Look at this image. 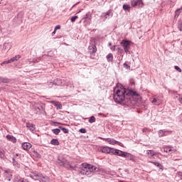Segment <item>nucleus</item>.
<instances>
[{"mask_svg": "<svg viewBox=\"0 0 182 182\" xmlns=\"http://www.w3.org/2000/svg\"><path fill=\"white\" fill-rule=\"evenodd\" d=\"M141 99L140 94L133 90L119 87H116L114 90V102L118 104L123 102L124 105L128 106V107H133L137 102H140Z\"/></svg>", "mask_w": 182, "mask_h": 182, "instance_id": "obj_1", "label": "nucleus"}, {"mask_svg": "<svg viewBox=\"0 0 182 182\" xmlns=\"http://www.w3.org/2000/svg\"><path fill=\"white\" fill-rule=\"evenodd\" d=\"M99 168L97 167L87 164H82L81 165V170H80V174H83L85 176H89L90 174H92V173H94V171H98Z\"/></svg>", "mask_w": 182, "mask_h": 182, "instance_id": "obj_2", "label": "nucleus"}, {"mask_svg": "<svg viewBox=\"0 0 182 182\" xmlns=\"http://www.w3.org/2000/svg\"><path fill=\"white\" fill-rule=\"evenodd\" d=\"M58 163L60 164V166H63L65 168H71L72 166H70V163L65 158H63V156H59L58 159Z\"/></svg>", "mask_w": 182, "mask_h": 182, "instance_id": "obj_3", "label": "nucleus"}, {"mask_svg": "<svg viewBox=\"0 0 182 182\" xmlns=\"http://www.w3.org/2000/svg\"><path fill=\"white\" fill-rule=\"evenodd\" d=\"M33 178L34 180H40L43 182H49V177L42 175V173H34Z\"/></svg>", "mask_w": 182, "mask_h": 182, "instance_id": "obj_4", "label": "nucleus"}, {"mask_svg": "<svg viewBox=\"0 0 182 182\" xmlns=\"http://www.w3.org/2000/svg\"><path fill=\"white\" fill-rule=\"evenodd\" d=\"M130 43L132 41L127 40H122L121 41V46L124 48L125 53H129L130 49Z\"/></svg>", "mask_w": 182, "mask_h": 182, "instance_id": "obj_5", "label": "nucleus"}, {"mask_svg": "<svg viewBox=\"0 0 182 182\" xmlns=\"http://www.w3.org/2000/svg\"><path fill=\"white\" fill-rule=\"evenodd\" d=\"M103 140H105V141H107V143H109V144H112L113 146H114V144H117L118 146L123 147V144H122V142L116 141L114 139L104 138Z\"/></svg>", "mask_w": 182, "mask_h": 182, "instance_id": "obj_6", "label": "nucleus"}, {"mask_svg": "<svg viewBox=\"0 0 182 182\" xmlns=\"http://www.w3.org/2000/svg\"><path fill=\"white\" fill-rule=\"evenodd\" d=\"M150 102H152V104L155 105L156 106H160L161 103H163V100L160 97H153L150 99Z\"/></svg>", "mask_w": 182, "mask_h": 182, "instance_id": "obj_7", "label": "nucleus"}, {"mask_svg": "<svg viewBox=\"0 0 182 182\" xmlns=\"http://www.w3.org/2000/svg\"><path fill=\"white\" fill-rule=\"evenodd\" d=\"M131 5L134 8H135V6H138L139 8H143L144 3H143V0H132Z\"/></svg>", "mask_w": 182, "mask_h": 182, "instance_id": "obj_8", "label": "nucleus"}, {"mask_svg": "<svg viewBox=\"0 0 182 182\" xmlns=\"http://www.w3.org/2000/svg\"><path fill=\"white\" fill-rule=\"evenodd\" d=\"M112 17H113V11L112 9L108 10L106 13H103L101 16V18L104 19V21Z\"/></svg>", "mask_w": 182, "mask_h": 182, "instance_id": "obj_9", "label": "nucleus"}, {"mask_svg": "<svg viewBox=\"0 0 182 182\" xmlns=\"http://www.w3.org/2000/svg\"><path fill=\"white\" fill-rule=\"evenodd\" d=\"M88 49H89L90 58H92V56H95V54L96 53V52H97V48H96V46L94 44H91L90 46H89Z\"/></svg>", "mask_w": 182, "mask_h": 182, "instance_id": "obj_10", "label": "nucleus"}, {"mask_svg": "<svg viewBox=\"0 0 182 182\" xmlns=\"http://www.w3.org/2000/svg\"><path fill=\"white\" fill-rule=\"evenodd\" d=\"M4 176L6 181H11V180H12V173H11V171L6 170L4 173Z\"/></svg>", "mask_w": 182, "mask_h": 182, "instance_id": "obj_11", "label": "nucleus"}, {"mask_svg": "<svg viewBox=\"0 0 182 182\" xmlns=\"http://www.w3.org/2000/svg\"><path fill=\"white\" fill-rule=\"evenodd\" d=\"M122 157H124L127 160H131L132 161H134L136 159V156H134V155L128 152H124V155Z\"/></svg>", "mask_w": 182, "mask_h": 182, "instance_id": "obj_12", "label": "nucleus"}, {"mask_svg": "<svg viewBox=\"0 0 182 182\" xmlns=\"http://www.w3.org/2000/svg\"><path fill=\"white\" fill-rule=\"evenodd\" d=\"M164 151L168 154H173V153H176V149L171 146H166L164 148Z\"/></svg>", "mask_w": 182, "mask_h": 182, "instance_id": "obj_13", "label": "nucleus"}, {"mask_svg": "<svg viewBox=\"0 0 182 182\" xmlns=\"http://www.w3.org/2000/svg\"><path fill=\"white\" fill-rule=\"evenodd\" d=\"M26 127L31 132V133H35V132H36V127L32 123H26Z\"/></svg>", "mask_w": 182, "mask_h": 182, "instance_id": "obj_14", "label": "nucleus"}, {"mask_svg": "<svg viewBox=\"0 0 182 182\" xmlns=\"http://www.w3.org/2000/svg\"><path fill=\"white\" fill-rule=\"evenodd\" d=\"M50 103L53 105L57 109V110H60L63 109L62 104L58 101H51Z\"/></svg>", "mask_w": 182, "mask_h": 182, "instance_id": "obj_15", "label": "nucleus"}, {"mask_svg": "<svg viewBox=\"0 0 182 182\" xmlns=\"http://www.w3.org/2000/svg\"><path fill=\"white\" fill-rule=\"evenodd\" d=\"M146 153L149 159H152L154 156H157V154H159V153L154 151V150H148L146 151Z\"/></svg>", "mask_w": 182, "mask_h": 182, "instance_id": "obj_16", "label": "nucleus"}, {"mask_svg": "<svg viewBox=\"0 0 182 182\" xmlns=\"http://www.w3.org/2000/svg\"><path fill=\"white\" fill-rule=\"evenodd\" d=\"M21 146L23 150H29L32 147V144L28 142H24Z\"/></svg>", "mask_w": 182, "mask_h": 182, "instance_id": "obj_17", "label": "nucleus"}, {"mask_svg": "<svg viewBox=\"0 0 182 182\" xmlns=\"http://www.w3.org/2000/svg\"><path fill=\"white\" fill-rule=\"evenodd\" d=\"M151 164H154V166H156V167H159L160 170H164V166H163V164H160L159 162L157 161H151Z\"/></svg>", "mask_w": 182, "mask_h": 182, "instance_id": "obj_18", "label": "nucleus"}, {"mask_svg": "<svg viewBox=\"0 0 182 182\" xmlns=\"http://www.w3.org/2000/svg\"><path fill=\"white\" fill-rule=\"evenodd\" d=\"M6 139L9 140V141H11L12 143H16V138L12 135H6Z\"/></svg>", "mask_w": 182, "mask_h": 182, "instance_id": "obj_19", "label": "nucleus"}, {"mask_svg": "<svg viewBox=\"0 0 182 182\" xmlns=\"http://www.w3.org/2000/svg\"><path fill=\"white\" fill-rule=\"evenodd\" d=\"M12 48V45L11 43H4L3 49L4 50H9Z\"/></svg>", "mask_w": 182, "mask_h": 182, "instance_id": "obj_20", "label": "nucleus"}, {"mask_svg": "<svg viewBox=\"0 0 182 182\" xmlns=\"http://www.w3.org/2000/svg\"><path fill=\"white\" fill-rule=\"evenodd\" d=\"M110 147L108 146H104L102 148V153H106L107 154H110Z\"/></svg>", "mask_w": 182, "mask_h": 182, "instance_id": "obj_21", "label": "nucleus"}, {"mask_svg": "<svg viewBox=\"0 0 182 182\" xmlns=\"http://www.w3.org/2000/svg\"><path fill=\"white\" fill-rule=\"evenodd\" d=\"M19 59H21V55H17L9 60L10 63H12V62H16L17 60H19Z\"/></svg>", "mask_w": 182, "mask_h": 182, "instance_id": "obj_22", "label": "nucleus"}, {"mask_svg": "<svg viewBox=\"0 0 182 182\" xmlns=\"http://www.w3.org/2000/svg\"><path fill=\"white\" fill-rule=\"evenodd\" d=\"M53 84L55 85V86H60L62 85V79L60 78H56L53 80Z\"/></svg>", "mask_w": 182, "mask_h": 182, "instance_id": "obj_23", "label": "nucleus"}, {"mask_svg": "<svg viewBox=\"0 0 182 182\" xmlns=\"http://www.w3.org/2000/svg\"><path fill=\"white\" fill-rule=\"evenodd\" d=\"M16 160L17 159H12L13 166H14V167H16V168H19L21 167V164L19 163H18V161H16Z\"/></svg>", "mask_w": 182, "mask_h": 182, "instance_id": "obj_24", "label": "nucleus"}, {"mask_svg": "<svg viewBox=\"0 0 182 182\" xmlns=\"http://www.w3.org/2000/svg\"><path fill=\"white\" fill-rule=\"evenodd\" d=\"M9 82H11L9 78L0 77V82L1 83H9Z\"/></svg>", "mask_w": 182, "mask_h": 182, "instance_id": "obj_25", "label": "nucleus"}, {"mask_svg": "<svg viewBox=\"0 0 182 182\" xmlns=\"http://www.w3.org/2000/svg\"><path fill=\"white\" fill-rule=\"evenodd\" d=\"M124 154V151L117 149L116 152H115V156H119V157H123Z\"/></svg>", "mask_w": 182, "mask_h": 182, "instance_id": "obj_26", "label": "nucleus"}, {"mask_svg": "<svg viewBox=\"0 0 182 182\" xmlns=\"http://www.w3.org/2000/svg\"><path fill=\"white\" fill-rule=\"evenodd\" d=\"M159 137H164L166 135V129H161L159 131Z\"/></svg>", "mask_w": 182, "mask_h": 182, "instance_id": "obj_27", "label": "nucleus"}, {"mask_svg": "<svg viewBox=\"0 0 182 182\" xmlns=\"http://www.w3.org/2000/svg\"><path fill=\"white\" fill-rule=\"evenodd\" d=\"M50 144H53V146H59V141L56 139H53L50 141Z\"/></svg>", "mask_w": 182, "mask_h": 182, "instance_id": "obj_28", "label": "nucleus"}, {"mask_svg": "<svg viewBox=\"0 0 182 182\" xmlns=\"http://www.w3.org/2000/svg\"><path fill=\"white\" fill-rule=\"evenodd\" d=\"M181 12H182V7L180 9H178L175 11V18H178V16H180V14H181Z\"/></svg>", "mask_w": 182, "mask_h": 182, "instance_id": "obj_29", "label": "nucleus"}, {"mask_svg": "<svg viewBox=\"0 0 182 182\" xmlns=\"http://www.w3.org/2000/svg\"><path fill=\"white\" fill-rule=\"evenodd\" d=\"M107 60L108 62H113V54L109 53L107 55Z\"/></svg>", "mask_w": 182, "mask_h": 182, "instance_id": "obj_30", "label": "nucleus"}, {"mask_svg": "<svg viewBox=\"0 0 182 182\" xmlns=\"http://www.w3.org/2000/svg\"><path fill=\"white\" fill-rule=\"evenodd\" d=\"M123 9L124 11H127V12H130V9H132V8L128 4H124Z\"/></svg>", "mask_w": 182, "mask_h": 182, "instance_id": "obj_31", "label": "nucleus"}, {"mask_svg": "<svg viewBox=\"0 0 182 182\" xmlns=\"http://www.w3.org/2000/svg\"><path fill=\"white\" fill-rule=\"evenodd\" d=\"M59 129H60V130H62V132H63V133H65V134L69 133V129H68L63 127H59Z\"/></svg>", "mask_w": 182, "mask_h": 182, "instance_id": "obj_32", "label": "nucleus"}, {"mask_svg": "<svg viewBox=\"0 0 182 182\" xmlns=\"http://www.w3.org/2000/svg\"><path fill=\"white\" fill-rule=\"evenodd\" d=\"M5 157V150L0 149V159H4Z\"/></svg>", "mask_w": 182, "mask_h": 182, "instance_id": "obj_33", "label": "nucleus"}, {"mask_svg": "<svg viewBox=\"0 0 182 182\" xmlns=\"http://www.w3.org/2000/svg\"><path fill=\"white\" fill-rule=\"evenodd\" d=\"M52 132L54 134H56L58 136V134H59V133H60V130L59 129H52Z\"/></svg>", "mask_w": 182, "mask_h": 182, "instance_id": "obj_34", "label": "nucleus"}, {"mask_svg": "<svg viewBox=\"0 0 182 182\" xmlns=\"http://www.w3.org/2000/svg\"><path fill=\"white\" fill-rule=\"evenodd\" d=\"M95 122H96V118L94 116L91 117L89 119V123H95Z\"/></svg>", "mask_w": 182, "mask_h": 182, "instance_id": "obj_35", "label": "nucleus"}, {"mask_svg": "<svg viewBox=\"0 0 182 182\" xmlns=\"http://www.w3.org/2000/svg\"><path fill=\"white\" fill-rule=\"evenodd\" d=\"M129 83H130L131 86H134V85H136V82L134 81V80L133 78L129 79Z\"/></svg>", "mask_w": 182, "mask_h": 182, "instance_id": "obj_36", "label": "nucleus"}, {"mask_svg": "<svg viewBox=\"0 0 182 182\" xmlns=\"http://www.w3.org/2000/svg\"><path fill=\"white\" fill-rule=\"evenodd\" d=\"M116 151H117V149H114L113 148H110V154H114V156H116Z\"/></svg>", "mask_w": 182, "mask_h": 182, "instance_id": "obj_37", "label": "nucleus"}, {"mask_svg": "<svg viewBox=\"0 0 182 182\" xmlns=\"http://www.w3.org/2000/svg\"><path fill=\"white\" fill-rule=\"evenodd\" d=\"M123 66L125 69H128V70H130V65H129V64L124 63Z\"/></svg>", "mask_w": 182, "mask_h": 182, "instance_id": "obj_38", "label": "nucleus"}, {"mask_svg": "<svg viewBox=\"0 0 182 182\" xmlns=\"http://www.w3.org/2000/svg\"><path fill=\"white\" fill-rule=\"evenodd\" d=\"M77 18H79L77 16H73L71 17V22H75L76 21V19H77Z\"/></svg>", "mask_w": 182, "mask_h": 182, "instance_id": "obj_39", "label": "nucleus"}, {"mask_svg": "<svg viewBox=\"0 0 182 182\" xmlns=\"http://www.w3.org/2000/svg\"><path fill=\"white\" fill-rule=\"evenodd\" d=\"M178 28L179 31H182V21L178 23Z\"/></svg>", "mask_w": 182, "mask_h": 182, "instance_id": "obj_40", "label": "nucleus"}, {"mask_svg": "<svg viewBox=\"0 0 182 182\" xmlns=\"http://www.w3.org/2000/svg\"><path fill=\"white\" fill-rule=\"evenodd\" d=\"M67 86H70V87H72L73 86V82L72 80H70L67 82Z\"/></svg>", "mask_w": 182, "mask_h": 182, "instance_id": "obj_41", "label": "nucleus"}, {"mask_svg": "<svg viewBox=\"0 0 182 182\" xmlns=\"http://www.w3.org/2000/svg\"><path fill=\"white\" fill-rule=\"evenodd\" d=\"M8 63H11V62L9 60L4 61L1 63V66H4V65H8Z\"/></svg>", "mask_w": 182, "mask_h": 182, "instance_id": "obj_42", "label": "nucleus"}, {"mask_svg": "<svg viewBox=\"0 0 182 182\" xmlns=\"http://www.w3.org/2000/svg\"><path fill=\"white\" fill-rule=\"evenodd\" d=\"M82 19L85 20L84 22H86V21H87V19H89V14H86Z\"/></svg>", "mask_w": 182, "mask_h": 182, "instance_id": "obj_43", "label": "nucleus"}, {"mask_svg": "<svg viewBox=\"0 0 182 182\" xmlns=\"http://www.w3.org/2000/svg\"><path fill=\"white\" fill-rule=\"evenodd\" d=\"M174 68L176 69V70H178V72H180V73H181L182 70L181 68H180V67L175 65Z\"/></svg>", "mask_w": 182, "mask_h": 182, "instance_id": "obj_44", "label": "nucleus"}, {"mask_svg": "<svg viewBox=\"0 0 182 182\" xmlns=\"http://www.w3.org/2000/svg\"><path fill=\"white\" fill-rule=\"evenodd\" d=\"M79 132H80V133H83V134H85V133H86V129H85V128H82V129H80V130H79Z\"/></svg>", "mask_w": 182, "mask_h": 182, "instance_id": "obj_45", "label": "nucleus"}, {"mask_svg": "<svg viewBox=\"0 0 182 182\" xmlns=\"http://www.w3.org/2000/svg\"><path fill=\"white\" fill-rule=\"evenodd\" d=\"M177 176L180 180H182V172H178Z\"/></svg>", "mask_w": 182, "mask_h": 182, "instance_id": "obj_46", "label": "nucleus"}, {"mask_svg": "<svg viewBox=\"0 0 182 182\" xmlns=\"http://www.w3.org/2000/svg\"><path fill=\"white\" fill-rule=\"evenodd\" d=\"M18 157H19V154H16L12 159H14V160H18Z\"/></svg>", "mask_w": 182, "mask_h": 182, "instance_id": "obj_47", "label": "nucleus"}, {"mask_svg": "<svg viewBox=\"0 0 182 182\" xmlns=\"http://www.w3.org/2000/svg\"><path fill=\"white\" fill-rule=\"evenodd\" d=\"M118 52L119 53H123L124 52V50H123V48H118Z\"/></svg>", "mask_w": 182, "mask_h": 182, "instance_id": "obj_48", "label": "nucleus"}, {"mask_svg": "<svg viewBox=\"0 0 182 182\" xmlns=\"http://www.w3.org/2000/svg\"><path fill=\"white\" fill-rule=\"evenodd\" d=\"M59 29H60V25H57V26L55 27L54 31H58V30H59Z\"/></svg>", "mask_w": 182, "mask_h": 182, "instance_id": "obj_49", "label": "nucleus"}, {"mask_svg": "<svg viewBox=\"0 0 182 182\" xmlns=\"http://www.w3.org/2000/svg\"><path fill=\"white\" fill-rule=\"evenodd\" d=\"M110 49H111V50H112V52H114V50H116V46H112V47L110 48Z\"/></svg>", "mask_w": 182, "mask_h": 182, "instance_id": "obj_50", "label": "nucleus"}, {"mask_svg": "<svg viewBox=\"0 0 182 182\" xmlns=\"http://www.w3.org/2000/svg\"><path fill=\"white\" fill-rule=\"evenodd\" d=\"M142 132H143V133H147V132H149V129H147V128H144V129H142Z\"/></svg>", "mask_w": 182, "mask_h": 182, "instance_id": "obj_51", "label": "nucleus"}, {"mask_svg": "<svg viewBox=\"0 0 182 182\" xmlns=\"http://www.w3.org/2000/svg\"><path fill=\"white\" fill-rule=\"evenodd\" d=\"M36 109H38V110H43L44 111V113H46L45 112V109H43V107H41V108H39V107H36Z\"/></svg>", "mask_w": 182, "mask_h": 182, "instance_id": "obj_52", "label": "nucleus"}, {"mask_svg": "<svg viewBox=\"0 0 182 182\" xmlns=\"http://www.w3.org/2000/svg\"><path fill=\"white\" fill-rule=\"evenodd\" d=\"M55 34H56V31L54 30V31H53V33H52V36H54V35H55Z\"/></svg>", "mask_w": 182, "mask_h": 182, "instance_id": "obj_53", "label": "nucleus"}, {"mask_svg": "<svg viewBox=\"0 0 182 182\" xmlns=\"http://www.w3.org/2000/svg\"><path fill=\"white\" fill-rule=\"evenodd\" d=\"M77 4H79V3H77V4H74V5L72 6V8H75V6H76V5H77Z\"/></svg>", "mask_w": 182, "mask_h": 182, "instance_id": "obj_54", "label": "nucleus"}, {"mask_svg": "<svg viewBox=\"0 0 182 182\" xmlns=\"http://www.w3.org/2000/svg\"><path fill=\"white\" fill-rule=\"evenodd\" d=\"M108 46H112V43H109Z\"/></svg>", "mask_w": 182, "mask_h": 182, "instance_id": "obj_55", "label": "nucleus"}, {"mask_svg": "<svg viewBox=\"0 0 182 182\" xmlns=\"http://www.w3.org/2000/svg\"><path fill=\"white\" fill-rule=\"evenodd\" d=\"M1 28H0V33H1Z\"/></svg>", "mask_w": 182, "mask_h": 182, "instance_id": "obj_56", "label": "nucleus"}]
</instances>
